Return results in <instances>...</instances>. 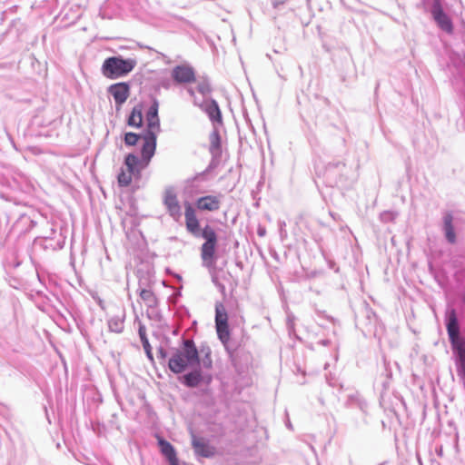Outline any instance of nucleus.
<instances>
[{"label":"nucleus","instance_id":"nucleus-11","mask_svg":"<svg viewBox=\"0 0 465 465\" xmlns=\"http://www.w3.org/2000/svg\"><path fill=\"white\" fill-rule=\"evenodd\" d=\"M172 78L177 84H189L195 82V73L188 64L176 65L172 70Z\"/></svg>","mask_w":465,"mask_h":465},{"label":"nucleus","instance_id":"nucleus-18","mask_svg":"<svg viewBox=\"0 0 465 465\" xmlns=\"http://www.w3.org/2000/svg\"><path fill=\"white\" fill-rule=\"evenodd\" d=\"M158 445L161 453L165 457L169 465H179L175 449L169 441L161 438L158 440Z\"/></svg>","mask_w":465,"mask_h":465},{"label":"nucleus","instance_id":"nucleus-30","mask_svg":"<svg viewBox=\"0 0 465 465\" xmlns=\"http://www.w3.org/2000/svg\"><path fill=\"white\" fill-rule=\"evenodd\" d=\"M140 139H143V134L126 133L124 134V143L126 146H134Z\"/></svg>","mask_w":465,"mask_h":465},{"label":"nucleus","instance_id":"nucleus-13","mask_svg":"<svg viewBox=\"0 0 465 465\" xmlns=\"http://www.w3.org/2000/svg\"><path fill=\"white\" fill-rule=\"evenodd\" d=\"M184 218H185V226L188 232H190L194 237L198 238V233H200V222L196 216V212L191 203H186L184 204Z\"/></svg>","mask_w":465,"mask_h":465},{"label":"nucleus","instance_id":"nucleus-21","mask_svg":"<svg viewBox=\"0 0 465 465\" xmlns=\"http://www.w3.org/2000/svg\"><path fill=\"white\" fill-rule=\"evenodd\" d=\"M215 328L219 340L224 346L227 352L232 354L234 351V348L230 343V329L228 322L215 324Z\"/></svg>","mask_w":465,"mask_h":465},{"label":"nucleus","instance_id":"nucleus-42","mask_svg":"<svg viewBox=\"0 0 465 465\" xmlns=\"http://www.w3.org/2000/svg\"><path fill=\"white\" fill-rule=\"evenodd\" d=\"M331 217H332L333 219H337V216H336V215H334L333 213H331Z\"/></svg>","mask_w":465,"mask_h":465},{"label":"nucleus","instance_id":"nucleus-26","mask_svg":"<svg viewBox=\"0 0 465 465\" xmlns=\"http://www.w3.org/2000/svg\"><path fill=\"white\" fill-rule=\"evenodd\" d=\"M138 332H139V337H140L141 342L143 344V350H144V351L146 353V356L150 360H153L152 347H151V345L149 343V341L147 339L145 328L141 325L139 327Z\"/></svg>","mask_w":465,"mask_h":465},{"label":"nucleus","instance_id":"nucleus-29","mask_svg":"<svg viewBox=\"0 0 465 465\" xmlns=\"http://www.w3.org/2000/svg\"><path fill=\"white\" fill-rule=\"evenodd\" d=\"M158 110H159V102L156 98H153L152 104L146 112V119L159 118Z\"/></svg>","mask_w":465,"mask_h":465},{"label":"nucleus","instance_id":"nucleus-37","mask_svg":"<svg viewBox=\"0 0 465 465\" xmlns=\"http://www.w3.org/2000/svg\"><path fill=\"white\" fill-rule=\"evenodd\" d=\"M257 233L259 236L263 237L266 234V229L262 226H259L257 230Z\"/></svg>","mask_w":465,"mask_h":465},{"label":"nucleus","instance_id":"nucleus-19","mask_svg":"<svg viewBox=\"0 0 465 465\" xmlns=\"http://www.w3.org/2000/svg\"><path fill=\"white\" fill-rule=\"evenodd\" d=\"M344 406L347 408H357L363 413H366L368 403L358 391H353L347 395Z\"/></svg>","mask_w":465,"mask_h":465},{"label":"nucleus","instance_id":"nucleus-36","mask_svg":"<svg viewBox=\"0 0 465 465\" xmlns=\"http://www.w3.org/2000/svg\"><path fill=\"white\" fill-rule=\"evenodd\" d=\"M158 354H159V358H161L163 360H165L166 358L169 359V357L171 355V351H167L166 350H164L163 348L161 347L158 351Z\"/></svg>","mask_w":465,"mask_h":465},{"label":"nucleus","instance_id":"nucleus-20","mask_svg":"<svg viewBox=\"0 0 465 465\" xmlns=\"http://www.w3.org/2000/svg\"><path fill=\"white\" fill-rule=\"evenodd\" d=\"M54 237H45L41 242V246L45 250L57 251L61 250L65 243V237L60 232L56 235L54 231Z\"/></svg>","mask_w":465,"mask_h":465},{"label":"nucleus","instance_id":"nucleus-16","mask_svg":"<svg viewBox=\"0 0 465 465\" xmlns=\"http://www.w3.org/2000/svg\"><path fill=\"white\" fill-rule=\"evenodd\" d=\"M192 446L197 457L213 458L216 453L215 448L203 438L193 436Z\"/></svg>","mask_w":465,"mask_h":465},{"label":"nucleus","instance_id":"nucleus-3","mask_svg":"<svg viewBox=\"0 0 465 465\" xmlns=\"http://www.w3.org/2000/svg\"><path fill=\"white\" fill-rule=\"evenodd\" d=\"M446 329L455 358L465 357V338L460 336V328L456 311L446 313Z\"/></svg>","mask_w":465,"mask_h":465},{"label":"nucleus","instance_id":"nucleus-25","mask_svg":"<svg viewBox=\"0 0 465 465\" xmlns=\"http://www.w3.org/2000/svg\"><path fill=\"white\" fill-rule=\"evenodd\" d=\"M140 297L149 308H154L158 304L155 294L150 289L142 288Z\"/></svg>","mask_w":465,"mask_h":465},{"label":"nucleus","instance_id":"nucleus-38","mask_svg":"<svg viewBox=\"0 0 465 465\" xmlns=\"http://www.w3.org/2000/svg\"><path fill=\"white\" fill-rule=\"evenodd\" d=\"M187 93L189 94V95H190L191 97H193V101H194V100H197V99H196V97H195L194 90H193L192 87H189V88L187 89Z\"/></svg>","mask_w":465,"mask_h":465},{"label":"nucleus","instance_id":"nucleus-33","mask_svg":"<svg viewBox=\"0 0 465 465\" xmlns=\"http://www.w3.org/2000/svg\"><path fill=\"white\" fill-rule=\"evenodd\" d=\"M397 217V213L391 211H384L380 214V220L382 223H391Z\"/></svg>","mask_w":465,"mask_h":465},{"label":"nucleus","instance_id":"nucleus-6","mask_svg":"<svg viewBox=\"0 0 465 465\" xmlns=\"http://www.w3.org/2000/svg\"><path fill=\"white\" fill-rule=\"evenodd\" d=\"M124 165L126 166L127 172L121 170L117 176L118 184L121 187L128 186L132 182V176L139 178L141 176V171L148 164H145L143 158L140 159L138 155L128 153L124 158Z\"/></svg>","mask_w":465,"mask_h":465},{"label":"nucleus","instance_id":"nucleus-35","mask_svg":"<svg viewBox=\"0 0 465 465\" xmlns=\"http://www.w3.org/2000/svg\"><path fill=\"white\" fill-rule=\"evenodd\" d=\"M218 159L219 158H213V156H212L211 163H209L208 167L201 173V175H204L207 173H209L211 170L215 168L217 166Z\"/></svg>","mask_w":465,"mask_h":465},{"label":"nucleus","instance_id":"nucleus-5","mask_svg":"<svg viewBox=\"0 0 465 465\" xmlns=\"http://www.w3.org/2000/svg\"><path fill=\"white\" fill-rule=\"evenodd\" d=\"M324 177L331 187L348 188L352 183L348 176L346 164L342 161L330 162L325 167Z\"/></svg>","mask_w":465,"mask_h":465},{"label":"nucleus","instance_id":"nucleus-40","mask_svg":"<svg viewBox=\"0 0 465 465\" xmlns=\"http://www.w3.org/2000/svg\"><path fill=\"white\" fill-rule=\"evenodd\" d=\"M384 368L387 371V376L388 378H391V371L388 370V363L386 362V361H384Z\"/></svg>","mask_w":465,"mask_h":465},{"label":"nucleus","instance_id":"nucleus-24","mask_svg":"<svg viewBox=\"0 0 465 465\" xmlns=\"http://www.w3.org/2000/svg\"><path fill=\"white\" fill-rule=\"evenodd\" d=\"M124 315H114L108 319L109 331L115 333H121L124 330Z\"/></svg>","mask_w":465,"mask_h":465},{"label":"nucleus","instance_id":"nucleus-15","mask_svg":"<svg viewBox=\"0 0 465 465\" xmlns=\"http://www.w3.org/2000/svg\"><path fill=\"white\" fill-rule=\"evenodd\" d=\"M223 195H205L195 202V207L200 211L216 212L220 209Z\"/></svg>","mask_w":465,"mask_h":465},{"label":"nucleus","instance_id":"nucleus-32","mask_svg":"<svg viewBox=\"0 0 465 465\" xmlns=\"http://www.w3.org/2000/svg\"><path fill=\"white\" fill-rule=\"evenodd\" d=\"M203 352H204V355L202 359V366L204 368V369H211L212 366H213V360H212V357H211V350L210 348H207L206 351H204L203 350L202 351ZM200 363H201V361H200Z\"/></svg>","mask_w":465,"mask_h":465},{"label":"nucleus","instance_id":"nucleus-10","mask_svg":"<svg viewBox=\"0 0 465 465\" xmlns=\"http://www.w3.org/2000/svg\"><path fill=\"white\" fill-rule=\"evenodd\" d=\"M457 218L454 217L451 212H446L442 216L441 231L448 243L455 244L457 242V236L455 232V224Z\"/></svg>","mask_w":465,"mask_h":465},{"label":"nucleus","instance_id":"nucleus-9","mask_svg":"<svg viewBox=\"0 0 465 465\" xmlns=\"http://www.w3.org/2000/svg\"><path fill=\"white\" fill-rule=\"evenodd\" d=\"M193 104L195 106L200 107L209 117L210 121L213 123V127L216 126V124H223V116L218 103L213 100H205L202 103L197 100L193 101Z\"/></svg>","mask_w":465,"mask_h":465},{"label":"nucleus","instance_id":"nucleus-34","mask_svg":"<svg viewBox=\"0 0 465 465\" xmlns=\"http://www.w3.org/2000/svg\"><path fill=\"white\" fill-rule=\"evenodd\" d=\"M326 380H327L328 384L331 387H333V388L338 387L340 391H341L343 390V385L341 383H340L338 381V380L335 379L334 377L327 376Z\"/></svg>","mask_w":465,"mask_h":465},{"label":"nucleus","instance_id":"nucleus-44","mask_svg":"<svg viewBox=\"0 0 465 465\" xmlns=\"http://www.w3.org/2000/svg\"><path fill=\"white\" fill-rule=\"evenodd\" d=\"M287 427L291 429L292 428V424L290 422H288L287 423Z\"/></svg>","mask_w":465,"mask_h":465},{"label":"nucleus","instance_id":"nucleus-43","mask_svg":"<svg viewBox=\"0 0 465 465\" xmlns=\"http://www.w3.org/2000/svg\"><path fill=\"white\" fill-rule=\"evenodd\" d=\"M331 217H332L333 219H337V216H336V215H334L333 213H331Z\"/></svg>","mask_w":465,"mask_h":465},{"label":"nucleus","instance_id":"nucleus-22","mask_svg":"<svg viewBox=\"0 0 465 465\" xmlns=\"http://www.w3.org/2000/svg\"><path fill=\"white\" fill-rule=\"evenodd\" d=\"M210 146L209 152L213 158H220L222 154V143L219 130L216 126L213 127V131L209 135Z\"/></svg>","mask_w":465,"mask_h":465},{"label":"nucleus","instance_id":"nucleus-39","mask_svg":"<svg viewBox=\"0 0 465 465\" xmlns=\"http://www.w3.org/2000/svg\"><path fill=\"white\" fill-rule=\"evenodd\" d=\"M330 340L324 339L318 341L319 344L322 346H328L330 344Z\"/></svg>","mask_w":465,"mask_h":465},{"label":"nucleus","instance_id":"nucleus-1","mask_svg":"<svg viewBox=\"0 0 465 465\" xmlns=\"http://www.w3.org/2000/svg\"><path fill=\"white\" fill-rule=\"evenodd\" d=\"M198 365H200L199 352L193 340L183 339L180 348H171L168 367L172 372L180 374Z\"/></svg>","mask_w":465,"mask_h":465},{"label":"nucleus","instance_id":"nucleus-2","mask_svg":"<svg viewBox=\"0 0 465 465\" xmlns=\"http://www.w3.org/2000/svg\"><path fill=\"white\" fill-rule=\"evenodd\" d=\"M137 62L133 58H124L121 55L106 58L101 68L103 75L108 79H117L127 75L134 70Z\"/></svg>","mask_w":465,"mask_h":465},{"label":"nucleus","instance_id":"nucleus-31","mask_svg":"<svg viewBox=\"0 0 465 465\" xmlns=\"http://www.w3.org/2000/svg\"><path fill=\"white\" fill-rule=\"evenodd\" d=\"M457 374L465 382V357L455 358Z\"/></svg>","mask_w":465,"mask_h":465},{"label":"nucleus","instance_id":"nucleus-41","mask_svg":"<svg viewBox=\"0 0 465 465\" xmlns=\"http://www.w3.org/2000/svg\"><path fill=\"white\" fill-rule=\"evenodd\" d=\"M139 285L142 286V285H145V283L143 282V279H140L139 280Z\"/></svg>","mask_w":465,"mask_h":465},{"label":"nucleus","instance_id":"nucleus-28","mask_svg":"<svg viewBox=\"0 0 465 465\" xmlns=\"http://www.w3.org/2000/svg\"><path fill=\"white\" fill-rule=\"evenodd\" d=\"M197 91L203 95H207L212 92V87L208 78L203 77L199 80L197 85Z\"/></svg>","mask_w":465,"mask_h":465},{"label":"nucleus","instance_id":"nucleus-27","mask_svg":"<svg viewBox=\"0 0 465 465\" xmlns=\"http://www.w3.org/2000/svg\"><path fill=\"white\" fill-rule=\"evenodd\" d=\"M222 322H228V316L223 303L217 302L215 304V324H220Z\"/></svg>","mask_w":465,"mask_h":465},{"label":"nucleus","instance_id":"nucleus-23","mask_svg":"<svg viewBox=\"0 0 465 465\" xmlns=\"http://www.w3.org/2000/svg\"><path fill=\"white\" fill-rule=\"evenodd\" d=\"M129 126L139 128L143 124V107L141 104L135 105L127 119Z\"/></svg>","mask_w":465,"mask_h":465},{"label":"nucleus","instance_id":"nucleus-7","mask_svg":"<svg viewBox=\"0 0 465 465\" xmlns=\"http://www.w3.org/2000/svg\"><path fill=\"white\" fill-rule=\"evenodd\" d=\"M198 237L205 240L201 248L203 261L213 262L217 245V234L214 229L206 224L198 233Z\"/></svg>","mask_w":465,"mask_h":465},{"label":"nucleus","instance_id":"nucleus-4","mask_svg":"<svg viewBox=\"0 0 465 465\" xmlns=\"http://www.w3.org/2000/svg\"><path fill=\"white\" fill-rule=\"evenodd\" d=\"M147 126L143 133V144L141 153L145 164H148L155 153L157 134L161 132L160 119H146Z\"/></svg>","mask_w":465,"mask_h":465},{"label":"nucleus","instance_id":"nucleus-17","mask_svg":"<svg viewBox=\"0 0 465 465\" xmlns=\"http://www.w3.org/2000/svg\"><path fill=\"white\" fill-rule=\"evenodd\" d=\"M192 369L191 371L179 377V381L188 388H196L203 382V376L200 365Z\"/></svg>","mask_w":465,"mask_h":465},{"label":"nucleus","instance_id":"nucleus-12","mask_svg":"<svg viewBox=\"0 0 465 465\" xmlns=\"http://www.w3.org/2000/svg\"><path fill=\"white\" fill-rule=\"evenodd\" d=\"M107 92L111 94L117 106H122L126 102L130 95V85L128 83L120 82L111 84Z\"/></svg>","mask_w":465,"mask_h":465},{"label":"nucleus","instance_id":"nucleus-14","mask_svg":"<svg viewBox=\"0 0 465 465\" xmlns=\"http://www.w3.org/2000/svg\"><path fill=\"white\" fill-rule=\"evenodd\" d=\"M163 203L169 215L176 222L182 217V210L176 194L172 190H167L164 194Z\"/></svg>","mask_w":465,"mask_h":465},{"label":"nucleus","instance_id":"nucleus-8","mask_svg":"<svg viewBox=\"0 0 465 465\" xmlns=\"http://www.w3.org/2000/svg\"><path fill=\"white\" fill-rule=\"evenodd\" d=\"M430 15L437 26L448 35H452L454 25L450 16L444 11L442 0H432Z\"/></svg>","mask_w":465,"mask_h":465}]
</instances>
